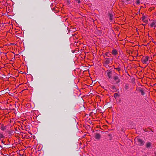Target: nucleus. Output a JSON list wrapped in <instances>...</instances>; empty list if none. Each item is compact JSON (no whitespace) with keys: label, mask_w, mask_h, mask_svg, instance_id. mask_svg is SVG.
I'll return each instance as SVG.
<instances>
[{"label":"nucleus","mask_w":156,"mask_h":156,"mask_svg":"<svg viewBox=\"0 0 156 156\" xmlns=\"http://www.w3.org/2000/svg\"><path fill=\"white\" fill-rule=\"evenodd\" d=\"M140 3V2L139 0H137L136 2V3L137 4H138Z\"/></svg>","instance_id":"obj_21"},{"label":"nucleus","mask_w":156,"mask_h":156,"mask_svg":"<svg viewBox=\"0 0 156 156\" xmlns=\"http://www.w3.org/2000/svg\"><path fill=\"white\" fill-rule=\"evenodd\" d=\"M151 143L150 142H148L146 143V147L147 148H150L151 147Z\"/></svg>","instance_id":"obj_14"},{"label":"nucleus","mask_w":156,"mask_h":156,"mask_svg":"<svg viewBox=\"0 0 156 156\" xmlns=\"http://www.w3.org/2000/svg\"><path fill=\"white\" fill-rule=\"evenodd\" d=\"M111 89L113 90V92H114L117 91V89L114 85H112L111 87Z\"/></svg>","instance_id":"obj_12"},{"label":"nucleus","mask_w":156,"mask_h":156,"mask_svg":"<svg viewBox=\"0 0 156 156\" xmlns=\"http://www.w3.org/2000/svg\"><path fill=\"white\" fill-rule=\"evenodd\" d=\"M76 2H77V3L79 4L80 3V0H75Z\"/></svg>","instance_id":"obj_22"},{"label":"nucleus","mask_w":156,"mask_h":156,"mask_svg":"<svg viewBox=\"0 0 156 156\" xmlns=\"http://www.w3.org/2000/svg\"><path fill=\"white\" fill-rule=\"evenodd\" d=\"M0 156H7L6 155H4L2 153L0 154Z\"/></svg>","instance_id":"obj_23"},{"label":"nucleus","mask_w":156,"mask_h":156,"mask_svg":"<svg viewBox=\"0 0 156 156\" xmlns=\"http://www.w3.org/2000/svg\"><path fill=\"white\" fill-rule=\"evenodd\" d=\"M101 135L100 134L98 133H96L95 134V138L96 139L99 140L101 138Z\"/></svg>","instance_id":"obj_11"},{"label":"nucleus","mask_w":156,"mask_h":156,"mask_svg":"<svg viewBox=\"0 0 156 156\" xmlns=\"http://www.w3.org/2000/svg\"><path fill=\"white\" fill-rule=\"evenodd\" d=\"M6 126H5L4 124H1V129L3 131H4L6 129Z\"/></svg>","instance_id":"obj_13"},{"label":"nucleus","mask_w":156,"mask_h":156,"mask_svg":"<svg viewBox=\"0 0 156 156\" xmlns=\"http://www.w3.org/2000/svg\"><path fill=\"white\" fill-rule=\"evenodd\" d=\"M113 79L114 80L116 81V84H118L120 81V79L119 78L118 76H115L114 77Z\"/></svg>","instance_id":"obj_6"},{"label":"nucleus","mask_w":156,"mask_h":156,"mask_svg":"<svg viewBox=\"0 0 156 156\" xmlns=\"http://www.w3.org/2000/svg\"><path fill=\"white\" fill-rule=\"evenodd\" d=\"M135 140H136L138 143V145L140 146H142L144 145V142L140 138L136 137L135 138Z\"/></svg>","instance_id":"obj_1"},{"label":"nucleus","mask_w":156,"mask_h":156,"mask_svg":"<svg viewBox=\"0 0 156 156\" xmlns=\"http://www.w3.org/2000/svg\"><path fill=\"white\" fill-rule=\"evenodd\" d=\"M127 1H129L130 0H126Z\"/></svg>","instance_id":"obj_26"},{"label":"nucleus","mask_w":156,"mask_h":156,"mask_svg":"<svg viewBox=\"0 0 156 156\" xmlns=\"http://www.w3.org/2000/svg\"><path fill=\"white\" fill-rule=\"evenodd\" d=\"M150 130H151V131H152V130L151 129Z\"/></svg>","instance_id":"obj_28"},{"label":"nucleus","mask_w":156,"mask_h":156,"mask_svg":"<svg viewBox=\"0 0 156 156\" xmlns=\"http://www.w3.org/2000/svg\"><path fill=\"white\" fill-rule=\"evenodd\" d=\"M113 66L114 67V69H115L116 70L119 72V73H120V71L121 70V68L120 67V64L118 65L117 67L116 68H115L114 66Z\"/></svg>","instance_id":"obj_8"},{"label":"nucleus","mask_w":156,"mask_h":156,"mask_svg":"<svg viewBox=\"0 0 156 156\" xmlns=\"http://www.w3.org/2000/svg\"><path fill=\"white\" fill-rule=\"evenodd\" d=\"M104 58H105V56H104Z\"/></svg>","instance_id":"obj_30"},{"label":"nucleus","mask_w":156,"mask_h":156,"mask_svg":"<svg viewBox=\"0 0 156 156\" xmlns=\"http://www.w3.org/2000/svg\"><path fill=\"white\" fill-rule=\"evenodd\" d=\"M105 55L107 57H110L111 55V54H109V52H106L105 54Z\"/></svg>","instance_id":"obj_17"},{"label":"nucleus","mask_w":156,"mask_h":156,"mask_svg":"<svg viewBox=\"0 0 156 156\" xmlns=\"http://www.w3.org/2000/svg\"><path fill=\"white\" fill-rule=\"evenodd\" d=\"M108 135L109 136H111V134H108Z\"/></svg>","instance_id":"obj_25"},{"label":"nucleus","mask_w":156,"mask_h":156,"mask_svg":"<svg viewBox=\"0 0 156 156\" xmlns=\"http://www.w3.org/2000/svg\"><path fill=\"white\" fill-rule=\"evenodd\" d=\"M154 155L153 156H156V151H155L154 152Z\"/></svg>","instance_id":"obj_24"},{"label":"nucleus","mask_w":156,"mask_h":156,"mask_svg":"<svg viewBox=\"0 0 156 156\" xmlns=\"http://www.w3.org/2000/svg\"><path fill=\"white\" fill-rule=\"evenodd\" d=\"M149 58V56H148L143 57L141 59V61L143 64H146Z\"/></svg>","instance_id":"obj_2"},{"label":"nucleus","mask_w":156,"mask_h":156,"mask_svg":"<svg viewBox=\"0 0 156 156\" xmlns=\"http://www.w3.org/2000/svg\"><path fill=\"white\" fill-rule=\"evenodd\" d=\"M138 91L140 92L141 94L143 95H144L145 94V93L144 91V90L141 87H139L138 88Z\"/></svg>","instance_id":"obj_9"},{"label":"nucleus","mask_w":156,"mask_h":156,"mask_svg":"<svg viewBox=\"0 0 156 156\" xmlns=\"http://www.w3.org/2000/svg\"><path fill=\"white\" fill-rule=\"evenodd\" d=\"M149 25L151 28H155L156 27V20H153L151 23L149 24Z\"/></svg>","instance_id":"obj_4"},{"label":"nucleus","mask_w":156,"mask_h":156,"mask_svg":"<svg viewBox=\"0 0 156 156\" xmlns=\"http://www.w3.org/2000/svg\"><path fill=\"white\" fill-rule=\"evenodd\" d=\"M142 20L145 23H147L148 22L147 20L146 19V17L144 15H143V16L142 17Z\"/></svg>","instance_id":"obj_10"},{"label":"nucleus","mask_w":156,"mask_h":156,"mask_svg":"<svg viewBox=\"0 0 156 156\" xmlns=\"http://www.w3.org/2000/svg\"><path fill=\"white\" fill-rule=\"evenodd\" d=\"M129 88L128 84H126L125 86V88L127 90Z\"/></svg>","instance_id":"obj_20"},{"label":"nucleus","mask_w":156,"mask_h":156,"mask_svg":"<svg viewBox=\"0 0 156 156\" xmlns=\"http://www.w3.org/2000/svg\"><path fill=\"white\" fill-rule=\"evenodd\" d=\"M110 59L109 58H105L103 63L104 65H107L110 62Z\"/></svg>","instance_id":"obj_3"},{"label":"nucleus","mask_w":156,"mask_h":156,"mask_svg":"<svg viewBox=\"0 0 156 156\" xmlns=\"http://www.w3.org/2000/svg\"><path fill=\"white\" fill-rule=\"evenodd\" d=\"M156 85V83H155V84H154V86H155Z\"/></svg>","instance_id":"obj_27"},{"label":"nucleus","mask_w":156,"mask_h":156,"mask_svg":"<svg viewBox=\"0 0 156 156\" xmlns=\"http://www.w3.org/2000/svg\"><path fill=\"white\" fill-rule=\"evenodd\" d=\"M119 94L118 93H116L114 94V97L116 98H117L119 97Z\"/></svg>","instance_id":"obj_15"},{"label":"nucleus","mask_w":156,"mask_h":156,"mask_svg":"<svg viewBox=\"0 0 156 156\" xmlns=\"http://www.w3.org/2000/svg\"><path fill=\"white\" fill-rule=\"evenodd\" d=\"M109 78H111L112 77V72L111 69L108 70L106 72Z\"/></svg>","instance_id":"obj_5"},{"label":"nucleus","mask_w":156,"mask_h":156,"mask_svg":"<svg viewBox=\"0 0 156 156\" xmlns=\"http://www.w3.org/2000/svg\"><path fill=\"white\" fill-rule=\"evenodd\" d=\"M111 53L112 54L114 55H116L118 54V52L117 50L115 49H114L112 50Z\"/></svg>","instance_id":"obj_7"},{"label":"nucleus","mask_w":156,"mask_h":156,"mask_svg":"<svg viewBox=\"0 0 156 156\" xmlns=\"http://www.w3.org/2000/svg\"><path fill=\"white\" fill-rule=\"evenodd\" d=\"M154 7H151V8H150L149 9V11H151L152 10H154Z\"/></svg>","instance_id":"obj_19"},{"label":"nucleus","mask_w":156,"mask_h":156,"mask_svg":"<svg viewBox=\"0 0 156 156\" xmlns=\"http://www.w3.org/2000/svg\"><path fill=\"white\" fill-rule=\"evenodd\" d=\"M2 142L3 143V141L2 140Z\"/></svg>","instance_id":"obj_29"},{"label":"nucleus","mask_w":156,"mask_h":156,"mask_svg":"<svg viewBox=\"0 0 156 156\" xmlns=\"http://www.w3.org/2000/svg\"><path fill=\"white\" fill-rule=\"evenodd\" d=\"M4 138V136L3 135V134L1 133H0V140H1V139Z\"/></svg>","instance_id":"obj_18"},{"label":"nucleus","mask_w":156,"mask_h":156,"mask_svg":"<svg viewBox=\"0 0 156 156\" xmlns=\"http://www.w3.org/2000/svg\"><path fill=\"white\" fill-rule=\"evenodd\" d=\"M108 14L110 16V20H112L113 15L110 13H109Z\"/></svg>","instance_id":"obj_16"}]
</instances>
